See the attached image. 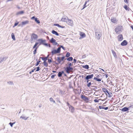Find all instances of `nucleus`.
<instances>
[{
	"label": "nucleus",
	"instance_id": "obj_1",
	"mask_svg": "<svg viewBox=\"0 0 133 133\" xmlns=\"http://www.w3.org/2000/svg\"><path fill=\"white\" fill-rule=\"evenodd\" d=\"M94 31L95 33V38L98 40L100 39L102 35V33L100 32L99 30L97 28L94 29Z\"/></svg>",
	"mask_w": 133,
	"mask_h": 133
},
{
	"label": "nucleus",
	"instance_id": "obj_2",
	"mask_svg": "<svg viewBox=\"0 0 133 133\" xmlns=\"http://www.w3.org/2000/svg\"><path fill=\"white\" fill-rule=\"evenodd\" d=\"M122 26H117L115 28V31L117 34H119L121 32Z\"/></svg>",
	"mask_w": 133,
	"mask_h": 133
},
{
	"label": "nucleus",
	"instance_id": "obj_3",
	"mask_svg": "<svg viewBox=\"0 0 133 133\" xmlns=\"http://www.w3.org/2000/svg\"><path fill=\"white\" fill-rule=\"evenodd\" d=\"M38 37L37 35L34 33L32 34L31 37V41L32 42L31 43H32L33 41H34V40L36 39Z\"/></svg>",
	"mask_w": 133,
	"mask_h": 133
},
{
	"label": "nucleus",
	"instance_id": "obj_4",
	"mask_svg": "<svg viewBox=\"0 0 133 133\" xmlns=\"http://www.w3.org/2000/svg\"><path fill=\"white\" fill-rule=\"evenodd\" d=\"M60 48H58L57 50L54 49L51 52L52 55H54L55 54H58L60 53Z\"/></svg>",
	"mask_w": 133,
	"mask_h": 133
},
{
	"label": "nucleus",
	"instance_id": "obj_5",
	"mask_svg": "<svg viewBox=\"0 0 133 133\" xmlns=\"http://www.w3.org/2000/svg\"><path fill=\"white\" fill-rule=\"evenodd\" d=\"M64 68L66 72L68 74L70 73L69 71H72L74 70L73 68L71 67H66Z\"/></svg>",
	"mask_w": 133,
	"mask_h": 133
},
{
	"label": "nucleus",
	"instance_id": "obj_6",
	"mask_svg": "<svg viewBox=\"0 0 133 133\" xmlns=\"http://www.w3.org/2000/svg\"><path fill=\"white\" fill-rule=\"evenodd\" d=\"M37 41L39 42V45L41 44L43 45L45 42L46 40L45 39L43 40L42 39H38Z\"/></svg>",
	"mask_w": 133,
	"mask_h": 133
},
{
	"label": "nucleus",
	"instance_id": "obj_7",
	"mask_svg": "<svg viewBox=\"0 0 133 133\" xmlns=\"http://www.w3.org/2000/svg\"><path fill=\"white\" fill-rule=\"evenodd\" d=\"M66 23L68 25L70 26H72L73 25V23L72 20L69 19V18L68 19V20H67Z\"/></svg>",
	"mask_w": 133,
	"mask_h": 133
},
{
	"label": "nucleus",
	"instance_id": "obj_8",
	"mask_svg": "<svg viewBox=\"0 0 133 133\" xmlns=\"http://www.w3.org/2000/svg\"><path fill=\"white\" fill-rule=\"evenodd\" d=\"M65 58V57L63 56L61 57H57V61L59 63H60L61 61H63Z\"/></svg>",
	"mask_w": 133,
	"mask_h": 133
},
{
	"label": "nucleus",
	"instance_id": "obj_9",
	"mask_svg": "<svg viewBox=\"0 0 133 133\" xmlns=\"http://www.w3.org/2000/svg\"><path fill=\"white\" fill-rule=\"evenodd\" d=\"M81 98L82 100L86 101L89 100V98L87 97V96H85V95H81Z\"/></svg>",
	"mask_w": 133,
	"mask_h": 133
},
{
	"label": "nucleus",
	"instance_id": "obj_10",
	"mask_svg": "<svg viewBox=\"0 0 133 133\" xmlns=\"http://www.w3.org/2000/svg\"><path fill=\"white\" fill-rule=\"evenodd\" d=\"M118 41H122L123 39V35L122 34H120L117 36Z\"/></svg>",
	"mask_w": 133,
	"mask_h": 133
},
{
	"label": "nucleus",
	"instance_id": "obj_11",
	"mask_svg": "<svg viewBox=\"0 0 133 133\" xmlns=\"http://www.w3.org/2000/svg\"><path fill=\"white\" fill-rule=\"evenodd\" d=\"M68 18L67 16H63L61 19V21L62 22H66L67 20H68Z\"/></svg>",
	"mask_w": 133,
	"mask_h": 133
},
{
	"label": "nucleus",
	"instance_id": "obj_12",
	"mask_svg": "<svg viewBox=\"0 0 133 133\" xmlns=\"http://www.w3.org/2000/svg\"><path fill=\"white\" fill-rule=\"evenodd\" d=\"M94 76V75L93 74H92L91 75H88L85 78V79H91Z\"/></svg>",
	"mask_w": 133,
	"mask_h": 133
},
{
	"label": "nucleus",
	"instance_id": "obj_13",
	"mask_svg": "<svg viewBox=\"0 0 133 133\" xmlns=\"http://www.w3.org/2000/svg\"><path fill=\"white\" fill-rule=\"evenodd\" d=\"M80 35L81 36V37L79 38V39H81L82 38L85 37L86 36L85 34L83 32H80Z\"/></svg>",
	"mask_w": 133,
	"mask_h": 133
},
{
	"label": "nucleus",
	"instance_id": "obj_14",
	"mask_svg": "<svg viewBox=\"0 0 133 133\" xmlns=\"http://www.w3.org/2000/svg\"><path fill=\"white\" fill-rule=\"evenodd\" d=\"M69 110L71 113H73L74 112L75 109L72 106H71L69 108Z\"/></svg>",
	"mask_w": 133,
	"mask_h": 133
},
{
	"label": "nucleus",
	"instance_id": "obj_15",
	"mask_svg": "<svg viewBox=\"0 0 133 133\" xmlns=\"http://www.w3.org/2000/svg\"><path fill=\"white\" fill-rule=\"evenodd\" d=\"M128 42L126 40H124L121 44L122 46H125L128 44Z\"/></svg>",
	"mask_w": 133,
	"mask_h": 133
},
{
	"label": "nucleus",
	"instance_id": "obj_16",
	"mask_svg": "<svg viewBox=\"0 0 133 133\" xmlns=\"http://www.w3.org/2000/svg\"><path fill=\"white\" fill-rule=\"evenodd\" d=\"M29 118V117L25 116L24 114H23L20 117L21 118H22V119L25 120H26Z\"/></svg>",
	"mask_w": 133,
	"mask_h": 133
},
{
	"label": "nucleus",
	"instance_id": "obj_17",
	"mask_svg": "<svg viewBox=\"0 0 133 133\" xmlns=\"http://www.w3.org/2000/svg\"><path fill=\"white\" fill-rule=\"evenodd\" d=\"M129 108L127 107H124L121 110L122 112H126L128 111L129 109Z\"/></svg>",
	"mask_w": 133,
	"mask_h": 133
},
{
	"label": "nucleus",
	"instance_id": "obj_18",
	"mask_svg": "<svg viewBox=\"0 0 133 133\" xmlns=\"http://www.w3.org/2000/svg\"><path fill=\"white\" fill-rule=\"evenodd\" d=\"M6 57H1L0 58V63L3 62V61H5L7 58Z\"/></svg>",
	"mask_w": 133,
	"mask_h": 133
},
{
	"label": "nucleus",
	"instance_id": "obj_19",
	"mask_svg": "<svg viewBox=\"0 0 133 133\" xmlns=\"http://www.w3.org/2000/svg\"><path fill=\"white\" fill-rule=\"evenodd\" d=\"M51 32L52 34H55L57 36H59V34L55 30H52L51 31Z\"/></svg>",
	"mask_w": 133,
	"mask_h": 133
},
{
	"label": "nucleus",
	"instance_id": "obj_20",
	"mask_svg": "<svg viewBox=\"0 0 133 133\" xmlns=\"http://www.w3.org/2000/svg\"><path fill=\"white\" fill-rule=\"evenodd\" d=\"M29 21L28 20H26L22 22V24L23 25H25L29 23Z\"/></svg>",
	"mask_w": 133,
	"mask_h": 133
},
{
	"label": "nucleus",
	"instance_id": "obj_21",
	"mask_svg": "<svg viewBox=\"0 0 133 133\" xmlns=\"http://www.w3.org/2000/svg\"><path fill=\"white\" fill-rule=\"evenodd\" d=\"M49 56V55H48L47 56L45 57H43L42 58V59L44 61H46L48 60V58Z\"/></svg>",
	"mask_w": 133,
	"mask_h": 133
},
{
	"label": "nucleus",
	"instance_id": "obj_22",
	"mask_svg": "<svg viewBox=\"0 0 133 133\" xmlns=\"http://www.w3.org/2000/svg\"><path fill=\"white\" fill-rule=\"evenodd\" d=\"M99 107L100 109H103L105 110H107L108 109V107H104L101 106H99Z\"/></svg>",
	"mask_w": 133,
	"mask_h": 133
},
{
	"label": "nucleus",
	"instance_id": "obj_23",
	"mask_svg": "<svg viewBox=\"0 0 133 133\" xmlns=\"http://www.w3.org/2000/svg\"><path fill=\"white\" fill-rule=\"evenodd\" d=\"M112 52L114 55V56L115 58H117V55H116V53L113 50H111Z\"/></svg>",
	"mask_w": 133,
	"mask_h": 133
},
{
	"label": "nucleus",
	"instance_id": "obj_24",
	"mask_svg": "<svg viewBox=\"0 0 133 133\" xmlns=\"http://www.w3.org/2000/svg\"><path fill=\"white\" fill-rule=\"evenodd\" d=\"M73 63H72L68 62L67 64H66V65L67 66V67H71L73 65Z\"/></svg>",
	"mask_w": 133,
	"mask_h": 133
},
{
	"label": "nucleus",
	"instance_id": "obj_25",
	"mask_svg": "<svg viewBox=\"0 0 133 133\" xmlns=\"http://www.w3.org/2000/svg\"><path fill=\"white\" fill-rule=\"evenodd\" d=\"M123 7L126 10L129 11L130 8L127 5H125Z\"/></svg>",
	"mask_w": 133,
	"mask_h": 133
},
{
	"label": "nucleus",
	"instance_id": "obj_26",
	"mask_svg": "<svg viewBox=\"0 0 133 133\" xmlns=\"http://www.w3.org/2000/svg\"><path fill=\"white\" fill-rule=\"evenodd\" d=\"M56 40L53 38H52L50 40V42L52 43H54L56 42Z\"/></svg>",
	"mask_w": 133,
	"mask_h": 133
},
{
	"label": "nucleus",
	"instance_id": "obj_27",
	"mask_svg": "<svg viewBox=\"0 0 133 133\" xmlns=\"http://www.w3.org/2000/svg\"><path fill=\"white\" fill-rule=\"evenodd\" d=\"M82 66L83 68H85L87 69H88L89 68V66L87 65H83Z\"/></svg>",
	"mask_w": 133,
	"mask_h": 133
},
{
	"label": "nucleus",
	"instance_id": "obj_28",
	"mask_svg": "<svg viewBox=\"0 0 133 133\" xmlns=\"http://www.w3.org/2000/svg\"><path fill=\"white\" fill-rule=\"evenodd\" d=\"M41 63H43L44 64V65L45 67H47L48 66V64L46 62V61H44L43 63H41Z\"/></svg>",
	"mask_w": 133,
	"mask_h": 133
},
{
	"label": "nucleus",
	"instance_id": "obj_29",
	"mask_svg": "<svg viewBox=\"0 0 133 133\" xmlns=\"http://www.w3.org/2000/svg\"><path fill=\"white\" fill-rule=\"evenodd\" d=\"M129 109L133 108V102L130 103L129 106L128 107Z\"/></svg>",
	"mask_w": 133,
	"mask_h": 133
},
{
	"label": "nucleus",
	"instance_id": "obj_30",
	"mask_svg": "<svg viewBox=\"0 0 133 133\" xmlns=\"http://www.w3.org/2000/svg\"><path fill=\"white\" fill-rule=\"evenodd\" d=\"M73 58L72 57H69L66 59V60L69 61H72L73 60Z\"/></svg>",
	"mask_w": 133,
	"mask_h": 133
},
{
	"label": "nucleus",
	"instance_id": "obj_31",
	"mask_svg": "<svg viewBox=\"0 0 133 133\" xmlns=\"http://www.w3.org/2000/svg\"><path fill=\"white\" fill-rule=\"evenodd\" d=\"M24 11H22L17 12L16 14V15H18L20 14H24Z\"/></svg>",
	"mask_w": 133,
	"mask_h": 133
},
{
	"label": "nucleus",
	"instance_id": "obj_32",
	"mask_svg": "<svg viewBox=\"0 0 133 133\" xmlns=\"http://www.w3.org/2000/svg\"><path fill=\"white\" fill-rule=\"evenodd\" d=\"M102 90L105 93H108V91H109L108 90H107V89L105 88H102Z\"/></svg>",
	"mask_w": 133,
	"mask_h": 133
},
{
	"label": "nucleus",
	"instance_id": "obj_33",
	"mask_svg": "<svg viewBox=\"0 0 133 133\" xmlns=\"http://www.w3.org/2000/svg\"><path fill=\"white\" fill-rule=\"evenodd\" d=\"M94 80H95L97 81L98 82H100L101 81V79L100 78H97L96 77H94Z\"/></svg>",
	"mask_w": 133,
	"mask_h": 133
},
{
	"label": "nucleus",
	"instance_id": "obj_34",
	"mask_svg": "<svg viewBox=\"0 0 133 133\" xmlns=\"http://www.w3.org/2000/svg\"><path fill=\"white\" fill-rule=\"evenodd\" d=\"M107 93L108 95V97H111L112 96V95L111 92H110L108 91V93Z\"/></svg>",
	"mask_w": 133,
	"mask_h": 133
},
{
	"label": "nucleus",
	"instance_id": "obj_35",
	"mask_svg": "<svg viewBox=\"0 0 133 133\" xmlns=\"http://www.w3.org/2000/svg\"><path fill=\"white\" fill-rule=\"evenodd\" d=\"M39 46V45L37 46V47L33 51V54L34 55H35L36 54V51H37V48H38V47Z\"/></svg>",
	"mask_w": 133,
	"mask_h": 133
},
{
	"label": "nucleus",
	"instance_id": "obj_36",
	"mask_svg": "<svg viewBox=\"0 0 133 133\" xmlns=\"http://www.w3.org/2000/svg\"><path fill=\"white\" fill-rule=\"evenodd\" d=\"M35 21L37 23L39 24L40 23V21L37 18H36L35 19Z\"/></svg>",
	"mask_w": 133,
	"mask_h": 133
},
{
	"label": "nucleus",
	"instance_id": "obj_37",
	"mask_svg": "<svg viewBox=\"0 0 133 133\" xmlns=\"http://www.w3.org/2000/svg\"><path fill=\"white\" fill-rule=\"evenodd\" d=\"M39 44V43L38 42H36L35 44L34 45V46L33 47V49H35V48H36L37 47V45L38 44Z\"/></svg>",
	"mask_w": 133,
	"mask_h": 133
},
{
	"label": "nucleus",
	"instance_id": "obj_38",
	"mask_svg": "<svg viewBox=\"0 0 133 133\" xmlns=\"http://www.w3.org/2000/svg\"><path fill=\"white\" fill-rule=\"evenodd\" d=\"M61 48H62V49L64 50H65V48L63 45H60L59 46L58 48H60V52H61Z\"/></svg>",
	"mask_w": 133,
	"mask_h": 133
},
{
	"label": "nucleus",
	"instance_id": "obj_39",
	"mask_svg": "<svg viewBox=\"0 0 133 133\" xmlns=\"http://www.w3.org/2000/svg\"><path fill=\"white\" fill-rule=\"evenodd\" d=\"M89 0H88L86 1H85V4H84V5L83 6V9L85 8L87 6H86V4H87V2H89Z\"/></svg>",
	"mask_w": 133,
	"mask_h": 133
},
{
	"label": "nucleus",
	"instance_id": "obj_40",
	"mask_svg": "<svg viewBox=\"0 0 133 133\" xmlns=\"http://www.w3.org/2000/svg\"><path fill=\"white\" fill-rule=\"evenodd\" d=\"M111 21L113 23H115L116 21V18H111Z\"/></svg>",
	"mask_w": 133,
	"mask_h": 133
},
{
	"label": "nucleus",
	"instance_id": "obj_41",
	"mask_svg": "<svg viewBox=\"0 0 133 133\" xmlns=\"http://www.w3.org/2000/svg\"><path fill=\"white\" fill-rule=\"evenodd\" d=\"M11 36H12V38L13 39V40H15V38L14 35L13 33H12V34Z\"/></svg>",
	"mask_w": 133,
	"mask_h": 133
},
{
	"label": "nucleus",
	"instance_id": "obj_42",
	"mask_svg": "<svg viewBox=\"0 0 133 133\" xmlns=\"http://www.w3.org/2000/svg\"><path fill=\"white\" fill-rule=\"evenodd\" d=\"M62 74L61 72H59L58 75V76L59 77H61L62 76Z\"/></svg>",
	"mask_w": 133,
	"mask_h": 133
},
{
	"label": "nucleus",
	"instance_id": "obj_43",
	"mask_svg": "<svg viewBox=\"0 0 133 133\" xmlns=\"http://www.w3.org/2000/svg\"><path fill=\"white\" fill-rule=\"evenodd\" d=\"M70 54L69 52H68L66 53V57H69L70 56Z\"/></svg>",
	"mask_w": 133,
	"mask_h": 133
},
{
	"label": "nucleus",
	"instance_id": "obj_44",
	"mask_svg": "<svg viewBox=\"0 0 133 133\" xmlns=\"http://www.w3.org/2000/svg\"><path fill=\"white\" fill-rule=\"evenodd\" d=\"M15 122H14L13 123L12 122H10L9 123V124L10 125V126L12 127L13 126V125L14 124H15Z\"/></svg>",
	"mask_w": 133,
	"mask_h": 133
},
{
	"label": "nucleus",
	"instance_id": "obj_45",
	"mask_svg": "<svg viewBox=\"0 0 133 133\" xmlns=\"http://www.w3.org/2000/svg\"><path fill=\"white\" fill-rule=\"evenodd\" d=\"M8 83L11 85H14V83L12 81H9L8 82Z\"/></svg>",
	"mask_w": 133,
	"mask_h": 133
},
{
	"label": "nucleus",
	"instance_id": "obj_46",
	"mask_svg": "<svg viewBox=\"0 0 133 133\" xmlns=\"http://www.w3.org/2000/svg\"><path fill=\"white\" fill-rule=\"evenodd\" d=\"M91 82H89L88 84H87V86L88 87H90L91 86Z\"/></svg>",
	"mask_w": 133,
	"mask_h": 133
},
{
	"label": "nucleus",
	"instance_id": "obj_47",
	"mask_svg": "<svg viewBox=\"0 0 133 133\" xmlns=\"http://www.w3.org/2000/svg\"><path fill=\"white\" fill-rule=\"evenodd\" d=\"M40 62L41 61L40 60H39L38 61H37V63H36L35 65V66H38V65L39 63H40Z\"/></svg>",
	"mask_w": 133,
	"mask_h": 133
},
{
	"label": "nucleus",
	"instance_id": "obj_48",
	"mask_svg": "<svg viewBox=\"0 0 133 133\" xmlns=\"http://www.w3.org/2000/svg\"><path fill=\"white\" fill-rule=\"evenodd\" d=\"M54 26H57L59 27L60 25L58 24H54Z\"/></svg>",
	"mask_w": 133,
	"mask_h": 133
},
{
	"label": "nucleus",
	"instance_id": "obj_49",
	"mask_svg": "<svg viewBox=\"0 0 133 133\" xmlns=\"http://www.w3.org/2000/svg\"><path fill=\"white\" fill-rule=\"evenodd\" d=\"M48 62L49 63H50L51 62H52V60L51 59H48Z\"/></svg>",
	"mask_w": 133,
	"mask_h": 133
},
{
	"label": "nucleus",
	"instance_id": "obj_50",
	"mask_svg": "<svg viewBox=\"0 0 133 133\" xmlns=\"http://www.w3.org/2000/svg\"><path fill=\"white\" fill-rule=\"evenodd\" d=\"M36 71H38L40 70V68L39 67H37L36 68Z\"/></svg>",
	"mask_w": 133,
	"mask_h": 133
},
{
	"label": "nucleus",
	"instance_id": "obj_51",
	"mask_svg": "<svg viewBox=\"0 0 133 133\" xmlns=\"http://www.w3.org/2000/svg\"><path fill=\"white\" fill-rule=\"evenodd\" d=\"M99 100L95 99L94 100V101L96 103H98L99 102Z\"/></svg>",
	"mask_w": 133,
	"mask_h": 133
},
{
	"label": "nucleus",
	"instance_id": "obj_52",
	"mask_svg": "<svg viewBox=\"0 0 133 133\" xmlns=\"http://www.w3.org/2000/svg\"><path fill=\"white\" fill-rule=\"evenodd\" d=\"M18 22H16L15 23L14 25L13 26V27H14L15 26H17L18 24Z\"/></svg>",
	"mask_w": 133,
	"mask_h": 133
},
{
	"label": "nucleus",
	"instance_id": "obj_53",
	"mask_svg": "<svg viewBox=\"0 0 133 133\" xmlns=\"http://www.w3.org/2000/svg\"><path fill=\"white\" fill-rule=\"evenodd\" d=\"M125 3H126V4H128V3L129 0H124Z\"/></svg>",
	"mask_w": 133,
	"mask_h": 133
},
{
	"label": "nucleus",
	"instance_id": "obj_54",
	"mask_svg": "<svg viewBox=\"0 0 133 133\" xmlns=\"http://www.w3.org/2000/svg\"><path fill=\"white\" fill-rule=\"evenodd\" d=\"M56 76V75H52L51 76V78L53 79L54 78L55 76Z\"/></svg>",
	"mask_w": 133,
	"mask_h": 133
},
{
	"label": "nucleus",
	"instance_id": "obj_55",
	"mask_svg": "<svg viewBox=\"0 0 133 133\" xmlns=\"http://www.w3.org/2000/svg\"><path fill=\"white\" fill-rule=\"evenodd\" d=\"M53 44L54 45H57V44L58 45H59L58 44L57 42H55L54 43H53Z\"/></svg>",
	"mask_w": 133,
	"mask_h": 133
},
{
	"label": "nucleus",
	"instance_id": "obj_56",
	"mask_svg": "<svg viewBox=\"0 0 133 133\" xmlns=\"http://www.w3.org/2000/svg\"><path fill=\"white\" fill-rule=\"evenodd\" d=\"M50 101L51 102H52L54 101V99L52 98L51 97L50 98Z\"/></svg>",
	"mask_w": 133,
	"mask_h": 133
},
{
	"label": "nucleus",
	"instance_id": "obj_57",
	"mask_svg": "<svg viewBox=\"0 0 133 133\" xmlns=\"http://www.w3.org/2000/svg\"><path fill=\"white\" fill-rule=\"evenodd\" d=\"M117 89H118V90L117 91H116V89L115 90V91H119L121 89L120 88V87L118 88Z\"/></svg>",
	"mask_w": 133,
	"mask_h": 133
},
{
	"label": "nucleus",
	"instance_id": "obj_58",
	"mask_svg": "<svg viewBox=\"0 0 133 133\" xmlns=\"http://www.w3.org/2000/svg\"><path fill=\"white\" fill-rule=\"evenodd\" d=\"M67 105L68 106L69 108L71 106V105L70 104L68 103V102H67Z\"/></svg>",
	"mask_w": 133,
	"mask_h": 133
},
{
	"label": "nucleus",
	"instance_id": "obj_59",
	"mask_svg": "<svg viewBox=\"0 0 133 133\" xmlns=\"http://www.w3.org/2000/svg\"><path fill=\"white\" fill-rule=\"evenodd\" d=\"M36 18V17H35V16H33L32 17H31V19H34L35 20V18Z\"/></svg>",
	"mask_w": 133,
	"mask_h": 133
},
{
	"label": "nucleus",
	"instance_id": "obj_60",
	"mask_svg": "<svg viewBox=\"0 0 133 133\" xmlns=\"http://www.w3.org/2000/svg\"><path fill=\"white\" fill-rule=\"evenodd\" d=\"M73 63H75L76 62V59H74V60H73Z\"/></svg>",
	"mask_w": 133,
	"mask_h": 133
},
{
	"label": "nucleus",
	"instance_id": "obj_61",
	"mask_svg": "<svg viewBox=\"0 0 133 133\" xmlns=\"http://www.w3.org/2000/svg\"><path fill=\"white\" fill-rule=\"evenodd\" d=\"M45 46H48V43H44V44L43 45Z\"/></svg>",
	"mask_w": 133,
	"mask_h": 133
},
{
	"label": "nucleus",
	"instance_id": "obj_62",
	"mask_svg": "<svg viewBox=\"0 0 133 133\" xmlns=\"http://www.w3.org/2000/svg\"><path fill=\"white\" fill-rule=\"evenodd\" d=\"M100 77V76H99V75H97L96 77H96L97 78H99Z\"/></svg>",
	"mask_w": 133,
	"mask_h": 133
},
{
	"label": "nucleus",
	"instance_id": "obj_63",
	"mask_svg": "<svg viewBox=\"0 0 133 133\" xmlns=\"http://www.w3.org/2000/svg\"><path fill=\"white\" fill-rule=\"evenodd\" d=\"M16 7H17V8L18 9H21L20 8V7L18 5H17L16 6Z\"/></svg>",
	"mask_w": 133,
	"mask_h": 133
},
{
	"label": "nucleus",
	"instance_id": "obj_64",
	"mask_svg": "<svg viewBox=\"0 0 133 133\" xmlns=\"http://www.w3.org/2000/svg\"><path fill=\"white\" fill-rule=\"evenodd\" d=\"M62 28H65V26H62L60 25L59 27Z\"/></svg>",
	"mask_w": 133,
	"mask_h": 133
}]
</instances>
